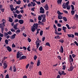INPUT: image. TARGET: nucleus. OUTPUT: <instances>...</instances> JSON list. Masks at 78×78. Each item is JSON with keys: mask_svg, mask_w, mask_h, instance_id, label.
I'll return each instance as SVG.
<instances>
[{"mask_svg": "<svg viewBox=\"0 0 78 78\" xmlns=\"http://www.w3.org/2000/svg\"><path fill=\"white\" fill-rule=\"evenodd\" d=\"M3 23H2L1 24L0 23V28L1 29V31L3 33V30H4V27H5V22L4 21H2Z\"/></svg>", "mask_w": 78, "mask_h": 78, "instance_id": "f257e3e1", "label": "nucleus"}, {"mask_svg": "<svg viewBox=\"0 0 78 78\" xmlns=\"http://www.w3.org/2000/svg\"><path fill=\"white\" fill-rule=\"evenodd\" d=\"M57 14H58V19H62V16L61 15L63 14V13H61L60 12V11H58L57 12Z\"/></svg>", "mask_w": 78, "mask_h": 78, "instance_id": "f03ea898", "label": "nucleus"}, {"mask_svg": "<svg viewBox=\"0 0 78 78\" xmlns=\"http://www.w3.org/2000/svg\"><path fill=\"white\" fill-rule=\"evenodd\" d=\"M41 42V40H39V38L37 39V40L36 41L35 43L37 46V48H38L40 45V43Z\"/></svg>", "mask_w": 78, "mask_h": 78, "instance_id": "7ed1b4c3", "label": "nucleus"}, {"mask_svg": "<svg viewBox=\"0 0 78 78\" xmlns=\"http://www.w3.org/2000/svg\"><path fill=\"white\" fill-rule=\"evenodd\" d=\"M40 10L41 11L40 12V13H41L42 14H44V9L42 7H41Z\"/></svg>", "mask_w": 78, "mask_h": 78, "instance_id": "20e7f679", "label": "nucleus"}, {"mask_svg": "<svg viewBox=\"0 0 78 78\" xmlns=\"http://www.w3.org/2000/svg\"><path fill=\"white\" fill-rule=\"evenodd\" d=\"M44 8L45 9L46 11H48L49 9V7L48 6V5L46 4V5L44 7Z\"/></svg>", "mask_w": 78, "mask_h": 78, "instance_id": "39448f33", "label": "nucleus"}, {"mask_svg": "<svg viewBox=\"0 0 78 78\" xmlns=\"http://www.w3.org/2000/svg\"><path fill=\"white\" fill-rule=\"evenodd\" d=\"M6 48L7 50H8V51H9V52H10V51H12V49H11V48H10L9 46H6Z\"/></svg>", "mask_w": 78, "mask_h": 78, "instance_id": "423d86ee", "label": "nucleus"}, {"mask_svg": "<svg viewBox=\"0 0 78 78\" xmlns=\"http://www.w3.org/2000/svg\"><path fill=\"white\" fill-rule=\"evenodd\" d=\"M39 24H38L37 23H34V24L33 25V27H34L36 30V29H37V27H38V25Z\"/></svg>", "mask_w": 78, "mask_h": 78, "instance_id": "0eeeda50", "label": "nucleus"}, {"mask_svg": "<svg viewBox=\"0 0 78 78\" xmlns=\"http://www.w3.org/2000/svg\"><path fill=\"white\" fill-rule=\"evenodd\" d=\"M27 59V56L23 55L21 57H20L19 58L20 60H22V59Z\"/></svg>", "mask_w": 78, "mask_h": 78, "instance_id": "6e6552de", "label": "nucleus"}, {"mask_svg": "<svg viewBox=\"0 0 78 78\" xmlns=\"http://www.w3.org/2000/svg\"><path fill=\"white\" fill-rule=\"evenodd\" d=\"M60 53H63L64 51V49H63V47L62 46H61L59 50Z\"/></svg>", "mask_w": 78, "mask_h": 78, "instance_id": "1a4fd4ad", "label": "nucleus"}, {"mask_svg": "<svg viewBox=\"0 0 78 78\" xmlns=\"http://www.w3.org/2000/svg\"><path fill=\"white\" fill-rule=\"evenodd\" d=\"M16 34H15L12 35L11 37V39H12V40H13V39H15V37H16Z\"/></svg>", "mask_w": 78, "mask_h": 78, "instance_id": "9d476101", "label": "nucleus"}, {"mask_svg": "<svg viewBox=\"0 0 78 78\" xmlns=\"http://www.w3.org/2000/svg\"><path fill=\"white\" fill-rule=\"evenodd\" d=\"M9 6L11 11H14V8L13 7V5H10Z\"/></svg>", "mask_w": 78, "mask_h": 78, "instance_id": "9b49d317", "label": "nucleus"}, {"mask_svg": "<svg viewBox=\"0 0 78 78\" xmlns=\"http://www.w3.org/2000/svg\"><path fill=\"white\" fill-rule=\"evenodd\" d=\"M67 29V27H65L64 26H63L62 27V30L63 31H64V33H66L67 32V31H66V29Z\"/></svg>", "mask_w": 78, "mask_h": 78, "instance_id": "f8f14e48", "label": "nucleus"}, {"mask_svg": "<svg viewBox=\"0 0 78 78\" xmlns=\"http://www.w3.org/2000/svg\"><path fill=\"white\" fill-rule=\"evenodd\" d=\"M73 65H72V64H71V66L70 67L69 71H72V70H73Z\"/></svg>", "mask_w": 78, "mask_h": 78, "instance_id": "ddd939ff", "label": "nucleus"}, {"mask_svg": "<svg viewBox=\"0 0 78 78\" xmlns=\"http://www.w3.org/2000/svg\"><path fill=\"white\" fill-rule=\"evenodd\" d=\"M17 25H19V24L18 23H16V24L14 25L13 26V28L14 29H15V30H17V29H18L17 28Z\"/></svg>", "mask_w": 78, "mask_h": 78, "instance_id": "4468645a", "label": "nucleus"}, {"mask_svg": "<svg viewBox=\"0 0 78 78\" xmlns=\"http://www.w3.org/2000/svg\"><path fill=\"white\" fill-rule=\"evenodd\" d=\"M4 66H3V68L4 69H6L7 68V67H8V65H7V64L4 63L3 64Z\"/></svg>", "mask_w": 78, "mask_h": 78, "instance_id": "2eb2a0df", "label": "nucleus"}, {"mask_svg": "<svg viewBox=\"0 0 78 78\" xmlns=\"http://www.w3.org/2000/svg\"><path fill=\"white\" fill-rule=\"evenodd\" d=\"M31 30L32 32H34V31H35V30H36V28L32 26Z\"/></svg>", "mask_w": 78, "mask_h": 78, "instance_id": "dca6fc26", "label": "nucleus"}, {"mask_svg": "<svg viewBox=\"0 0 78 78\" xmlns=\"http://www.w3.org/2000/svg\"><path fill=\"white\" fill-rule=\"evenodd\" d=\"M69 60H70L71 62H73V59L72 56V55H69Z\"/></svg>", "mask_w": 78, "mask_h": 78, "instance_id": "f3484780", "label": "nucleus"}, {"mask_svg": "<svg viewBox=\"0 0 78 78\" xmlns=\"http://www.w3.org/2000/svg\"><path fill=\"white\" fill-rule=\"evenodd\" d=\"M19 22L20 23V24H21V25L22 24H23V20H19Z\"/></svg>", "mask_w": 78, "mask_h": 78, "instance_id": "a211bd4d", "label": "nucleus"}, {"mask_svg": "<svg viewBox=\"0 0 78 78\" xmlns=\"http://www.w3.org/2000/svg\"><path fill=\"white\" fill-rule=\"evenodd\" d=\"M20 52L19 51H18L17 52V53L16 54V57L18 59V58H19V56H20Z\"/></svg>", "mask_w": 78, "mask_h": 78, "instance_id": "6ab92c4d", "label": "nucleus"}, {"mask_svg": "<svg viewBox=\"0 0 78 78\" xmlns=\"http://www.w3.org/2000/svg\"><path fill=\"white\" fill-rule=\"evenodd\" d=\"M40 64L41 62H40V60H38L37 64V66H40Z\"/></svg>", "mask_w": 78, "mask_h": 78, "instance_id": "aec40b11", "label": "nucleus"}, {"mask_svg": "<svg viewBox=\"0 0 78 78\" xmlns=\"http://www.w3.org/2000/svg\"><path fill=\"white\" fill-rule=\"evenodd\" d=\"M61 2H62V0H58L57 1L58 5H59V4L61 5Z\"/></svg>", "mask_w": 78, "mask_h": 78, "instance_id": "412c9836", "label": "nucleus"}, {"mask_svg": "<svg viewBox=\"0 0 78 78\" xmlns=\"http://www.w3.org/2000/svg\"><path fill=\"white\" fill-rule=\"evenodd\" d=\"M22 17V15H20V14L18 15L17 16L18 19H21V17Z\"/></svg>", "mask_w": 78, "mask_h": 78, "instance_id": "4be33fe9", "label": "nucleus"}, {"mask_svg": "<svg viewBox=\"0 0 78 78\" xmlns=\"http://www.w3.org/2000/svg\"><path fill=\"white\" fill-rule=\"evenodd\" d=\"M62 6L63 8H64V9H66V5L65 3H63L62 5Z\"/></svg>", "mask_w": 78, "mask_h": 78, "instance_id": "5701e85b", "label": "nucleus"}, {"mask_svg": "<svg viewBox=\"0 0 78 78\" xmlns=\"http://www.w3.org/2000/svg\"><path fill=\"white\" fill-rule=\"evenodd\" d=\"M31 4H32V6L33 7L35 6V5H36V3H35V2H31Z\"/></svg>", "mask_w": 78, "mask_h": 78, "instance_id": "b1692460", "label": "nucleus"}, {"mask_svg": "<svg viewBox=\"0 0 78 78\" xmlns=\"http://www.w3.org/2000/svg\"><path fill=\"white\" fill-rule=\"evenodd\" d=\"M55 39H60V38H61V37H60V36H59L58 35H57V36H55Z\"/></svg>", "mask_w": 78, "mask_h": 78, "instance_id": "393cba45", "label": "nucleus"}, {"mask_svg": "<svg viewBox=\"0 0 78 78\" xmlns=\"http://www.w3.org/2000/svg\"><path fill=\"white\" fill-rule=\"evenodd\" d=\"M63 20L65 21V22H67V18L65 17H63Z\"/></svg>", "mask_w": 78, "mask_h": 78, "instance_id": "a878e982", "label": "nucleus"}, {"mask_svg": "<svg viewBox=\"0 0 78 78\" xmlns=\"http://www.w3.org/2000/svg\"><path fill=\"white\" fill-rule=\"evenodd\" d=\"M66 27H67V28L68 30H70V29H71V28L70 27H69V25H68V24H66Z\"/></svg>", "mask_w": 78, "mask_h": 78, "instance_id": "bb28decb", "label": "nucleus"}, {"mask_svg": "<svg viewBox=\"0 0 78 78\" xmlns=\"http://www.w3.org/2000/svg\"><path fill=\"white\" fill-rule=\"evenodd\" d=\"M9 22H10L12 23V19L11 18H9Z\"/></svg>", "mask_w": 78, "mask_h": 78, "instance_id": "cd10ccee", "label": "nucleus"}, {"mask_svg": "<svg viewBox=\"0 0 78 78\" xmlns=\"http://www.w3.org/2000/svg\"><path fill=\"white\" fill-rule=\"evenodd\" d=\"M45 45H46L47 46L50 47V43H49V42H46V43Z\"/></svg>", "mask_w": 78, "mask_h": 78, "instance_id": "c85d7f7f", "label": "nucleus"}, {"mask_svg": "<svg viewBox=\"0 0 78 78\" xmlns=\"http://www.w3.org/2000/svg\"><path fill=\"white\" fill-rule=\"evenodd\" d=\"M71 15H74L75 14V11H74V10H72L71 12Z\"/></svg>", "mask_w": 78, "mask_h": 78, "instance_id": "c756f323", "label": "nucleus"}, {"mask_svg": "<svg viewBox=\"0 0 78 78\" xmlns=\"http://www.w3.org/2000/svg\"><path fill=\"white\" fill-rule=\"evenodd\" d=\"M39 50L42 51V46H41L39 48Z\"/></svg>", "mask_w": 78, "mask_h": 78, "instance_id": "7c9ffc66", "label": "nucleus"}, {"mask_svg": "<svg viewBox=\"0 0 78 78\" xmlns=\"http://www.w3.org/2000/svg\"><path fill=\"white\" fill-rule=\"evenodd\" d=\"M41 17H42V18H45V17H46L45 15L44 14V15H41Z\"/></svg>", "mask_w": 78, "mask_h": 78, "instance_id": "2f4dec72", "label": "nucleus"}, {"mask_svg": "<svg viewBox=\"0 0 78 78\" xmlns=\"http://www.w3.org/2000/svg\"><path fill=\"white\" fill-rule=\"evenodd\" d=\"M21 3V1L19 0L17 2H16V4H17L18 5H20Z\"/></svg>", "mask_w": 78, "mask_h": 78, "instance_id": "473e14b6", "label": "nucleus"}, {"mask_svg": "<svg viewBox=\"0 0 78 78\" xmlns=\"http://www.w3.org/2000/svg\"><path fill=\"white\" fill-rule=\"evenodd\" d=\"M70 8V5H67L66 6V9H67L69 10Z\"/></svg>", "mask_w": 78, "mask_h": 78, "instance_id": "72a5a7b5", "label": "nucleus"}, {"mask_svg": "<svg viewBox=\"0 0 78 78\" xmlns=\"http://www.w3.org/2000/svg\"><path fill=\"white\" fill-rule=\"evenodd\" d=\"M10 30L12 32H16V30L13 28H12L10 29Z\"/></svg>", "mask_w": 78, "mask_h": 78, "instance_id": "f704fd0d", "label": "nucleus"}, {"mask_svg": "<svg viewBox=\"0 0 78 78\" xmlns=\"http://www.w3.org/2000/svg\"><path fill=\"white\" fill-rule=\"evenodd\" d=\"M46 20V19H45V18H42V22H45Z\"/></svg>", "mask_w": 78, "mask_h": 78, "instance_id": "c9c22d12", "label": "nucleus"}, {"mask_svg": "<svg viewBox=\"0 0 78 78\" xmlns=\"http://www.w3.org/2000/svg\"><path fill=\"white\" fill-rule=\"evenodd\" d=\"M13 70H14V72H16V71L17 70V69H16V67H15V66H14Z\"/></svg>", "mask_w": 78, "mask_h": 78, "instance_id": "e433bc0d", "label": "nucleus"}, {"mask_svg": "<svg viewBox=\"0 0 78 78\" xmlns=\"http://www.w3.org/2000/svg\"><path fill=\"white\" fill-rule=\"evenodd\" d=\"M38 20H42V17L41 16H39L38 17Z\"/></svg>", "mask_w": 78, "mask_h": 78, "instance_id": "4c0bfd02", "label": "nucleus"}, {"mask_svg": "<svg viewBox=\"0 0 78 78\" xmlns=\"http://www.w3.org/2000/svg\"><path fill=\"white\" fill-rule=\"evenodd\" d=\"M20 29H18V30H16V33H20Z\"/></svg>", "mask_w": 78, "mask_h": 78, "instance_id": "58836bf2", "label": "nucleus"}, {"mask_svg": "<svg viewBox=\"0 0 78 78\" xmlns=\"http://www.w3.org/2000/svg\"><path fill=\"white\" fill-rule=\"evenodd\" d=\"M27 6L28 7H31L32 6V4H31V3H30L28 4L27 5Z\"/></svg>", "mask_w": 78, "mask_h": 78, "instance_id": "ea45409f", "label": "nucleus"}, {"mask_svg": "<svg viewBox=\"0 0 78 78\" xmlns=\"http://www.w3.org/2000/svg\"><path fill=\"white\" fill-rule=\"evenodd\" d=\"M35 2L37 4V5H41V2L40 1L38 2L36 1Z\"/></svg>", "mask_w": 78, "mask_h": 78, "instance_id": "a19ab883", "label": "nucleus"}, {"mask_svg": "<svg viewBox=\"0 0 78 78\" xmlns=\"http://www.w3.org/2000/svg\"><path fill=\"white\" fill-rule=\"evenodd\" d=\"M30 48H30V46H29L27 48V50H28V51H30Z\"/></svg>", "mask_w": 78, "mask_h": 78, "instance_id": "79ce46f5", "label": "nucleus"}, {"mask_svg": "<svg viewBox=\"0 0 78 78\" xmlns=\"http://www.w3.org/2000/svg\"><path fill=\"white\" fill-rule=\"evenodd\" d=\"M43 34V31L41 30V31L40 32V36H42Z\"/></svg>", "mask_w": 78, "mask_h": 78, "instance_id": "37998d69", "label": "nucleus"}, {"mask_svg": "<svg viewBox=\"0 0 78 78\" xmlns=\"http://www.w3.org/2000/svg\"><path fill=\"white\" fill-rule=\"evenodd\" d=\"M39 31H40V29L39 28V29H37V33H36V34H39Z\"/></svg>", "mask_w": 78, "mask_h": 78, "instance_id": "c03bdc74", "label": "nucleus"}, {"mask_svg": "<svg viewBox=\"0 0 78 78\" xmlns=\"http://www.w3.org/2000/svg\"><path fill=\"white\" fill-rule=\"evenodd\" d=\"M5 43L6 44H8V40L6 39L5 40Z\"/></svg>", "mask_w": 78, "mask_h": 78, "instance_id": "a18cd8bd", "label": "nucleus"}, {"mask_svg": "<svg viewBox=\"0 0 78 78\" xmlns=\"http://www.w3.org/2000/svg\"><path fill=\"white\" fill-rule=\"evenodd\" d=\"M15 12L17 13V14H20V11H19V10H16Z\"/></svg>", "mask_w": 78, "mask_h": 78, "instance_id": "49530a36", "label": "nucleus"}, {"mask_svg": "<svg viewBox=\"0 0 78 78\" xmlns=\"http://www.w3.org/2000/svg\"><path fill=\"white\" fill-rule=\"evenodd\" d=\"M71 6L72 7V10H74V6L73 5H71Z\"/></svg>", "mask_w": 78, "mask_h": 78, "instance_id": "de8ad7c7", "label": "nucleus"}, {"mask_svg": "<svg viewBox=\"0 0 78 78\" xmlns=\"http://www.w3.org/2000/svg\"><path fill=\"white\" fill-rule=\"evenodd\" d=\"M63 68L62 69V70H66V66L65 65H63L62 66Z\"/></svg>", "mask_w": 78, "mask_h": 78, "instance_id": "09e8293b", "label": "nucleus"}, {"mask_svg": "<svg viewBox=\"0 0 78 78\" xmlns=\"http://www.w3.org/2000/svg\"><path fill=\"white\" fill-rule=\"evenodd\" d=\"M59 42L61 43H63V42H64V40L60 39L59 40Z\"/></svg>", "mask_w": 78, "mask_h": 78, "instance_id": "8fccbe9b", "label": "nucleus"}, {"mask_svg": "<svg viewBox=\"0 0 78 78\" xmlns=\"http://www.w3.org/2000/svg\"><path fill=\"white\" fill-rule=\"evenodd\" d=\"M62 75H66V73H64V71H62Z\"/></svg>", "mask_w": 78, "mask_h": 78, "instance_id": "3c124183", "label": "nucleus"}, {"mask_svg": "<svg viewBox=\"0 0 78 78\" xmlns=\"http://www.w3.org/2000/svg\"><path fill=\"white\" fill-rule=\"evenodd\" d=\"M27 41H28L29 42H30L31 41V40L30 38H28L27 39Z\"/></svg>", "mask_w": 78, "mask_h": 78, "instance_id": "603ef678", "label": "nucleus"}, {"mask_svg": "<svg viewBox=\"0 0 78 78\" xmlns=\"http://www.w3.org/2000/svg\"><path fill=\"white\" fill-rule=\"evenodd\" d=\"M72 55L73 58H74L76 56V55H75L74 54H73Z\"/></svg>", "mask_w": 78, "mask_h": 78, "instance_id": "864d4df0", "label": "nucleus"}, {"mask_svg": "<svg viewBox=\"0 0 78 78\" xmlns=\"http://www.w3.org/2000/svg\"><path fill=\"white\" fill-rule=\"evenodd\" d=\"M8 34L6 32H5V33H4V35L5 37H6V36H8Z\"/></svg>", "mask_w": 78, "mask_h": 78, "instance_id": "5fc2aeb1", "label": "nucleus"}, {"mask_svg": "<svg viewBox=\"0 0 78 78\" xmlns=\"http://www.w3.org/2000/svg\"><path fill=\"white\" fill-rule=\"evenodd\" d=\"M69 1H68L67 2H66V6H68V5H69Z\"/></svg>", "mask_w": 78, "mask_h": 78, "instance_id": "6e6d98bb", "label": "nucleus"}, {"mask_svg": "<svg viewBox=\"0 0 78 78\" xmlns=\"http://www.w3.org/2000/svg\"><path fill=\"white\" fill-rule=\"evenodd\" d=\"M12 48L16 47V45H15V44H14V43H13L12 45Z\"/></svg>", "mask_w": 78, "mask_h": 78, "instance_id": "4d7b16f0", "label": "nucleus"}, {"mask_svg": "<svg viewBox=\"0 0 78 78\" xmlns=\"http://www.w3.org/2000/svg\"><path fill=\"white\" fill-rule=\"evenodd\" d=\"M57 58H58V59H59L60 60H61V57L59 55H58L57 56Z\"/></svg>", "mask_w": 78, "mask_h": 78, "instance_id": "13d9d810", "label": "nucleus"}, {"mask_svg": "<svg viewBox=\"0 0 78 78\" xmlns=\"http://www.w3.org/2000/svg\"><path fill=\"white\" fill-rule=\"evenodd\" d=\"M23 36H24V37H27V34L25 33H23Z\"/></svg>", "mask_w": 78, "mask_h": 78, "instance_id": "bf43d9fd", "label": "nucleus"}, {"mask_svg": "<svg viewBox=\"0 0 78 78\" xmlns=\"http://www.w3.org/2000/svg\"><path fill=\"white\" fill-rule=\"evenodd\" d=\"M29 66H30V64L29 63L27 65H26V69H28V67H29Z\"/></svg>", "mask_w": 78, "mask_h": 78, "instance_id": "052dcab7", "label": "nucleus"}, {"mask_svg": "<svg viewBox=\"0 0 78 78\" xmlns=\"http://www.w3.org/2000/svg\"><path fill=\"white\" fill-rule=\"evenodd\" d=\"M34 60H36V59H37V56L36 55H35L34 57Z\"/></svg>", "mask_w": 78, "mask_h": 78, "instance_id": "680f3d73", "label": "nucleus"}, {"mask_svg": "<svg viewBox=\"0 0 78 78\" xmlns=\"http://www.w3.org/2000/svg\"><path fill=\"white\" fill-rule=\"evenodd\" d=\"M34 9H35V7H33L31 8V11H34Z\"/></svg>", "mask_w": 78, "mask_h": 78, "instance_id": "e2e57ef3", "label": "nucleus"}, {"mask_svg": "<svg viewBox=\"0 0 78 78\" xmlns=\"http://www.w3.org/2000/svg\"><path fill=\"white\" fill-rule=\"evenodd\" d=\"M61 30H62L61 28H59L58 29V31H59V32L61 31Z\"/></svg>", "mask_w": 78, "mask_h": 78, "instance_id": "0e129e2a", "label": "nucleus"}, {"mask_svg": "<svg viewBox=\"0 0 78 78\" xmlns=\"http://www.w3.org/2000/svg\"><path fill=\"white\" fill-rule=\"evenodd\" d=\"M5 78H9V75L8 74L6 75Z\"/></svg>", "mask_w": 78, "mask_h": 78, "instance_id": "69168bd1", "label": "nucleus"}, {"mask_svg": "<svg viewBox=\"0 0 78 78\" xmlns=\"http://www.w3.org/2000/svg\"><path fill=\"white\" fill-rule=\"evenodd\" d=\"M74 43L76 44L77 45V46H78V43H77V42L76 41H75L74 42Z\"/></svg>", "mask_w": 78, "mask_h": 78, "instance_id": "338daca9", "label": "nucleus"}, {"mask_svg": "<svg viewBox=\"0 0 78 78\" xmlns=\"http://www.w3.org/2000/svg\"><path fill=\"white\" fill-rule=\"evenodd\" d=\"M74 35H75V36H78V33L77 32H75L74 33Z\"/></svg>", "mask_w": 78, "mask_h": 78, "instance_id": "774afa93", "label": "nucleus"}]
</instances>
